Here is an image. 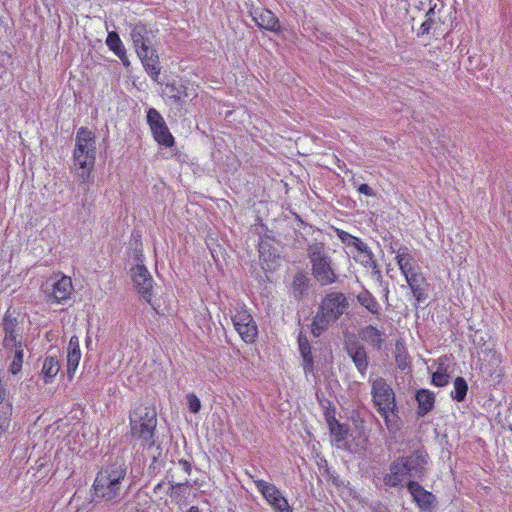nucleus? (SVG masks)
Here are the masks:
<instances>
[{
	"label": "nucleus",
	"mask_w": 512,
	"mask_h": 512,
	"mask_svg": "<svg viewBox=\"0 0 512 512\" xmlns=\"http://www.w3.org/2000/svg\"><path fill=\"white\" fill-rule=\"evenodd\" d=\"M177 463L187 475L192 473V464L188 460L179 459Z\"/></svg>",
	"instance_id": "obj_50"
},
{
	"label": "nucleus",
	"mask_w": 512,
	"mask_h": 512,
	"mask_svg": "<svg viewBox=\"0 0 512 512\" xmlns=\"http://www.w3.org/2000/svg\"><path fill=\"white\" fill-rule=\"evenodd\" d=\"M130 277L133 287L141 299L156 310L153 302L155 281L146 265L140 264L131 267Z\"/></svg>",
	"instance_id": "obj_11"
},
{
	"label": "nucleus",
	"mask_w": 512,
	"mask_h": 512,
	"mask_svg": "<svg viewBox=\"0 0 512 512\" xmlns=\"http://www.w3.org/2000/svg\"><path fill=\"white\" fill-rule=\"evenodd\" d=\"M160 454H161V451L158 452V455L152 456V462L150 463V465L147 468V472L149 475H156L159 472L160 467L158 464V457L160 456Z\"/></svg>",
	"instance_id": "obj_45"
},
{
	"label": "nucleus",
	"mask_w": 512,
	"mask_h": 512,
	"mask_svg": "<svg viewBox=\"0 0 512 512\" xmlns=\"http://www.w3.org/2000/svg\"><path fill=\"white\" fill-rule=\"evenodd\" d=\"M431 463L427 449L418 445L392 460L389 469L383 476V483L390 488L405 487L411 480L421 482L429 473Z\"/></svg>",
	"instance_id": "obj_1"
},
{
	"label": "nucleus",
	"mask_w": 512,
	"mask_h": 512,
	"mask_svg": "<svg viewBox=\"0 0 512 512\" xmlns=\"http://www.w3.org/2000/svg\"><path fill=\"white\" fill-rule=\"evenodd\" d=\"M405 488L420 512H437L438 499L436 495L425 489L421 482L411 480L405 483Z\"/></svg>",
	"instance_id": "obj_12"
},
{
	"label": "nucleus",
	"mask_w": 512,
	"mask_h": 512,
	"mask_svg": "<svg viewBox=\"0 0 512 512\" xmlns=\"http://www.w3.org/2000/svg\"><path fill=\"white\" fill-rule=\"evenodd\" d=\"M408 248L407 246L401 244L398 240L396 241H392L390 243V246H389V252L392 253V254H395V256H398V250L400 251V249H406Z\"/></svg>",
	"instance_id": "obj_48"
},
{
	"label": "nucleus",
	"mask_w": 512,
	"mask_h": 512,
	"mask_svg": "<svg viewBox=\"0 0 512 512\" xmlns=\"http://www.w3.org/2000/svg\"><path fill=\"white\" fill-rule=\"evenodd\" d=\"M395 363L396 366L403 372L410 370V357L406 349L399 343L395 347Z\"/></svg>",
	"instance_id": "obj_36"
},
{
	"label": "nucleus",
	"mask_w": 512,
	"mask_h": 512,
	"mask_svg": "<svg viewBox=\"0 0 512 512\" xmlns=\"http://www.w3.org/2000/svg\"><path fill=\"white\" fill-rule=\"evenodd\" d=\"M127 466L122 458L101 468L94 480L93 489L97 497L113 500L120 495Z\"/></svg>",
	"instance_id": "obj_5"
},
{
	"label": "nucleus",
	"mask_w": 512,
	"mask_h": 512,
	"mask_svg": "<svg viewBox=\"0 0 512 512\" xmlns=\"http://www.w3.org/2000/svg\"><path fill=\"white\" fill-rule=\"evenodd\" d=\"M72 160L74 166L79 168L91 166L96 162V136L86 126H81L76 132Z\"/></svg>",
	"instance_id": "obj_7"
},
{
	"label": "nucleus",
	"mask_w": 512,
	"mask_h": 512,
	"mask_svg": "<svg viewBox=\"0 0 512 512\" xmlns=\"http://www.w3.org/2000/svg\"><path fill=\"white\" fill-rule=\"evenodd\" d=\"M311 279L303 270L297 271L293 276L290 293L296 301H301L309 295Z\"/></svg>",
	"instance_id": "obj_21"
},
{
	"label": "nucleus",
	"mask_w": 512,
	"mask_h": 512,
	"mask_svg": "<svg viewBox=\"0 0 512 512\" xmlns=\"http://www.w3.org/2000/svg\"><path fill=\"white\" fill-rule=\"evenodd\" d=\"M307 254L311 263V274L320 286H330L338 282V274L332 264V258L322 243L308 245Z\"/></svg>",
	"instance_id": "obj_6"
},
{
	"label": "nucleus",
	"mask_w": 512,
	"mask_h": 512,
	"mask_svg": "<svg viewBox=\"0 0 512 512\" xmlns=\"http://www.w3.org/2000/svg\"><path fill=\"white\" fill-rule=\"evenodd\" d=\"M368 246L365 242H363L359 237H356L351 246L350 247H353L356 252H365V247Z\"/></svg>",
	"instance_id": "obj_49"
},
{
	"label": "nucleus",
	"mask_w": 512,
	"mask_h": 512,
	"mask_svg": "<svg viewBox=\"0 0 512 512\" xmlns=\"http://www.w3.org/2000/svg\"><path fill=\"white\" fill-rule=\"evenodd\" d=\"M388 294H389V290H388V288H386V289H385V294H384V296H385V298H386V299L388 298Z\"/></svg>",
	"instance_id": "obj_61"
},
{
	"label": "nucleus",
	"mask_w": 512,
	"mask_h": 512,
	"mask_svg": "<svg viewBox=\"0 0 512 512\" xmlns=\"http://www.w3.org/2000/svg\"><path fill=\"white\" fill-rule=\"evenodd\" d=\"M162 485H163L162 483L157 484V485H156V487H155V489H154V490H155V492H156L158 489H160V488L162 487Z\"/></svg>",
	"instance_id": "obj_59"
},
{
	"label": "nucleus",
	"mask_w": 512,
	"mask_h": 512,
	"mask_svg": "<svg viewBox=\"0 0 512 512\" xmlns=\"http://www.w3.org/2000/svg\"><path fill=\"white\" fill-rule=\"evenodd\" d=\"M250 478L253 480L257 491L261 494V496L270 507L287 500V497L275 484L269 483L262 479H256L252 475H250Z\"/></svg>",
	"instance_id": "obj_18"
},
{
	"label": "nucleus",
	"mask_w": 512,
	"mask_h": 512,
	"mask_svg": "<svg viewBox=\"0 0 512 512\" xmlns=\"http://www.w3.org/2000/svg\"><path fill=\"white\" fill-rule=\"evenodd\" d=\"M297 342L299 353L302 358V367L304 370V374L308 378L309 375H314L315 373V362L312 353V346L307 336L303 332L299 333L297 337Z\"/></svg>",
	"instance_id": "obj_19"
},
{
	"label": "nucleus",
	"mask_w": 512,
	"mask_h": 512,
	"mask_svg": "<svg viewBox=\"0 0 512 512\" xmlns=\"http://www.w3.org/2000/svg\"><path fill=\"white\" fill-rule=\"evenodd\" d=\"M79 186L81 187V189H82V191L84 192V194L87 196V194H88V193H89V191H90V186H91V185H87V186H86V185H79Z\"/></svg>",
	"instance_id": "obj_56"
},
{
	"label": "nucleus",
	"mask_w": 512,
	"mask_h": 512,
	"mask_svg": "<svg viewBox=\"0 0 512 512\" xmlns=\"http://www.w3.org/2000/svg\"><path fill=\"white\" fill-rule=\"evenodd\" d=\"M449 374L443 369H437L432 373L431 384L436 387H444L449 383Z\"/></svg>",
	"instance_id": "obj_39"
},
{
	"label": "nucleus",
	"mask_w": 512,
	"mask_h": 512,
	"mask_svg": "<svg viewBox=\"0 0 512 512\" xmlns=\"http://www.w3.org/2000/svg\"><path fill=\"white\" fill-rule=\"evenodd\" d=\"M166 89L169 92L168 99L177 106L183 109L186 104V98H189L191 93L187 86V81L180 80L179 82L173 81L166 83Z\"/></svg>",
	"instance_id": "obj_20"
},
{
	"label": "nucleus",
	"mask_w": 512,
	"mask_h": 512,
	"mask_svg": "<svg viewBox=\"0 0 512 512\" xmlns=\"http://www.w3.org/2000/svg\"><path fill=\"white\" fill-rule=\"evenodd\" d=\"M8 357L11 358V363L9 364L8 371L12 375H17L22 370V365L24 361V352H12L8 353Z\"/></svg>",
	"instance_id": "obj_37"
},
{
	"label": "nucleus",
	"mask_w": 512,
	"mask_h": 512,
	"mask_svg": "<svg viewBox=\"0 0 512 512\" xmlns=\"http://www.w3.org/2000/svg\"><path fill=\"white\" fill-rule=\"evenodd\" d=\"M60 371V362L55 355H46L40 372V376L44 384H51L54 382L57 374Z\"/></svg>",
	"instance_id": "obj_28"
},
{
	"label": "nucleus",
	"mask_w": 512,
	"mask_h": 512,
	"mask_svg": "<svg viewBox=\"0 0 512 512\" xmlns=\"http://www.w3.org/2000/svg\"><path fill=\"white\" fill-rule=\"evenodd\" d=\"M249 13L257 27L261 30L276 34L282 33L283 28L280 21L270 9L257 7L252 8Z\"/></svg>",
	"instance_id": "obj_16"
},
{
	"label": "nucleus",
	"mask_w": 512,
	"mask_h": 512,
	"mask_svg": "<svg viewBox=\"0 0 512 512\" xmlns=\"http://www.w3.org/2000/svg\"><path fill=\"white\" fill-rule=\"evenodd\" d=\"M94 167L95 163H93L91 166L88 165L84 168H79L78 166H74L72 169L75 177L79 181V185H92L95 180L94 176Z\"/></svg>",
	"instance_id": "obj_33"
},
{
	"label": "nucleus",
	"mask_w": 512,
	"mask_h": 512,
	"mask_svg": "<svg viewBox=\"0 0 512 512\" xmlns=\"http://www.w3.org/2000/svg\"><path fill=\"white\" fill-rule=\"evenodd\" d=\"M12 411L13 406L10 400H7L5 404L0 407V439L9 431Z\"/></svg>",
	"instance_id": "obj_31"
},
{
	"label": "nucleus",
	"mask_w": 512,
	"mask_h": 512,
	"mask_svg": "<svg viewBox=\"0 0 512 512\" xmlns=\"http://www.w3.org/2000/svg\"><path fill=\"white\" fill-rule=\"evenodd\" d=\"M324 464H325V471H324L325 476L327 477V480L330 481L334 486H336L337 488H340V487H345L346 485L349 484V482H346L344 479H342L335 472V470H332L331 468L328 467L326 460H324Z\"/></svg>",
	"instance_id": "obj_38"
},
{
	"label": "nucleus",
	"mask_w": 512,
	"mask_h": 512,
	"mask_svg": "<svg viewBox=\"0 0 512 512\" xmlns=\"http://www.w3.org/2000/svg\"><path fill=\"white\" fill-rule=\"evenodd\" d=\"M81 359V350L79 346V339L73 335L67 348V375L72 378L78 368Z\"/></svg>",
	"instance_id": "obj_26"
},
{
	"label": "nucleus",
	"mask_w": 512,
	"mask_h": 512,
	"mask_svg": "<svg viewBox=\"0 0 512 512\" xmlns=\"http://www.w3.org/2000/svg\"><path fill=\"white\" fill-rule=\"evenodd\" d=\"M404 278L417 304L424 303L428 299L430 285L421 270L410 273V275H406Z\"/></svg>",
	"instance_id": "obj_17"
},
{
	"label": "nucleus",
	"mask_w": 512,
	"mask_h": 512,
	"mask_svg": "<svg viewBox=\"0 0 512 512\" xmlns=\"http://www.w3.org/2000/svg\"><path fill=\"white\" fill-rule=\"evenodd\" d=\"M365 252H358L357 255L353 256V259L367 269H375L376 268V260L374 259V253L366 246Z\"/></svg>",
	"instance_id": "obj_35"
},
{
	"label": "nucleus",
	"mask_w": 512,
	"mask_h": 512,
	"mask_svg": "<svg viewBox=\"0 0 512 512\" xmlns=\"http://www.w3.org/2000/svg\"><path fill=\"white\" fill-rule=\"evenodd\" d=\"M371 272H372V276L373 278L378 281L379 283L382 282L383 280V275H382V272L378 266V264L376 263V268L375 269H371Z\"/></svg>",
	"instance_id": "obj_53"
},
{
	"label": "nucleus",
	"mask_w": 512,
	"mask_h": 512,
	"mask_svg": "<svg viewBox=\"0 0 512 512\" xmlns=\"http://www.w3.org/2000/svg\"><path fill=\"white\" fill-rule=\"evenodd\" d=\"M336 236L339 238V240L346 246L350 247L353 240L356 238V236L350 234L347 231H344L342 229L336 228L335 229Z\"/></svg>",
	"instance_id": "obj_43"
},
{
	"label": "nucleus",
	"mask_w": 512,
	"mask_h": 512,
	"mask_svg": "<svg viewBox=\"0 0 512 512\" xmlns=\"http://www.w3.org/2000/svg\"><path fill=\"white\" fill-rule=\"evenodd\" d=\"M357 191L367 197H375L376 192L366 183H362L357 187Z\"/></svg>",
	"instance_id": "obj_47"
},
{
	"label": "nucleus",
	"mask_w": 512,
	"mask_h": 512,
	"mask_svg": "<svg viewBox=\"0 0 512 512\" xmlns=\"http://www.w3.org/2000/svg\"><path fill=\"white\" fill-rule=\"evenodd\" d=\"M187 512H201L197 506H191Z\"/></svg>",
	"instance_id": "obj_57"
},
{
	"label": "nucleus",
	"mask_w": 512,
	"mask_h": 512,
	"mask_svg": "<svg viewBox=\"0 0 512 512\" xmlns=\"http://www.w3.org/2000/svg\"><path fill=\"white\" fill-rule=\"evenodd\" d=\"M383 333L373 325H367L360 331L362 340L369 342L374 348H381L383 344Z\"/></svg>",
	"instance_id": "obj_30"
},
{
	"label": "nucleus",
	"mask_w": 512,
	"mask_h": 512,
	"mask_svg": "<svg viewBox=\"0 0 512 512\" xmlns=\"http://www.w3.org/2000/svg\"><path fill=\"white\" fill-rule=\"evenodd\" d=\"M1 327L4 333L3 342H15V339L23 336V317L20 312L8 308L5 312Z\"/></svg>",
	"instance_id": "obj_15"
},
{
	"label": "nucleus",
	"mask_w": 512,
	"mask_h": 512,
	"mask_svg": "<svg viewBox=\"0 0 512 512\" xmlns=\"http://www.w3.org/2000/svg\"><path fill=\"white\" fill-rule=\"evenodd\" d=\"M433 13H434L433 8H430V9L427 11V13H426V17H427V18H428V17H431V15H432Z\"/></svg>",
	"instance_id": "obj_58"
},
{
	"label": "nucleus",
	"mask_w": 512,
	"mask_h": 512,
	"mask_svg": "<svg viewBox=\"0 0 512 512\" xmlns=\"http://www.w3.org/2000/svg\"><path fill=\"white\" fill-rule=\"evenodd\" d=\"M230 318L234 329L246 344H254L257 341L259 330L256 321L245 304H237L229 309Z\"/></svg>",
	"instance_id": "obj_9"
},
{
	"label": "nucleus",
	"mask_w": 512,
	"mask_h": 512,
	"mask_svg": "<svg viewBox=\"0 0 512 512\" xmlns=\"http://www.w3.org/2000/svg\"><path fill=\"white\" fill-rule=\"evenodd\" d=\"M133 47L137 56H141V53L150 52L153 49V39L155 38L154 31L148 27L145 23L138 22L131 26L130 32Z\"/></svg>",
	"instance_id": "obj_14"
},
{
	"label": "nucleus",
	"mask_w": 512,
	"mask_h": 512,
	"mask_svg": "<svg viewBox=\"0 0 512 512\" xmlns=\"http://www.w3.org/2000/svg\"><path fill=\"white\" fill-rule=\"evenodd\" d=\"M468 392V384L464 377L457 376L453 381V390L450 393L452 400L456 402H463L466 399Z\"/></svg>",
	"instance_id": "obj_32"
},
{
	"label": "nucleus",
	"mask_w": 512,
	"mask_h": 512,
	"mask_svg": "<svg viewBox=\"0 0 512 512\" xmlns=\"http://www.w3.org/2000/svg\"><path fill=\"white\" fill-rule=\"evenodd\" d=\"M371 512H390L388 506L381 501H374L369 505Z\"/></svg>",
	"instance_id": "obj_46"
},
{
	"label": "nucleus",
	"mask_w": 512,
	"mask_h": 512,
	"mask_svg": "<svg viewBox=\"0 0 512 512\" xmlns=\"http://www.w3.org/2000/svg\"><path fill=\"white\" fill-rule=\"evenodd\" d=\"M344 349L357 371L365 376L369 367V357L365 345L353 336L345 341Z\"/></svg>",
	"instance_id": "obj_13"
},
{
	"label": "nucleus",
	"mask_w": 512,
	"mask_h": 512,
	"mask_svg": "<svg viewBox=\"0 0 512 512\" xmlns=\"http://www.w3.org/2000/svg\"><path fill=\"white\" fill-rule=\"evenodd\" d=\"M398 252V256H395V260L404 277H406V275H410V273H415L421 270L409 248L400 249Z\"/></svg>",
	"instance_id": "obj_27"
},
{
	"label": "nucleus",
	"mask_w": 512,
	"mask_h": 512,
	"mask_svg": "<svg viewBox=\"0 0 512 512\" xmlns=\"http://www.w3.org/2000/svg\"><path fill=\"white\" fill-rule=\"evenodd\" d=\"M349 307L346 295L340 291H330L321 299L312 318L311 333L318 338L332 324L336 323Z\"/></svg>",
	"instance_id": "obj_3"
},
{
	"label": "nucleus",
	"mask_w": 512,
	"mask_h": 512,
	"mask_svg": "<svg viewBox=\"0 0 512 512\" xmlns=\"http://www.w3.org/2000/svg\"><path fill=\"white\" fill-rule=\"evenodd\" d=\"M259 253H260L261 257H265L264 256L265 255V245L262 243L259 245ZM264 259L266 260V258H264Z\"/></svg>",
	"instance_id": "obj_55"
},
{
	"label": "nucleus",
	"mask_w": 512,
	"mask_h": 512,
	"mask_svg": "<svg viewBox=\"0 0 512 512\" xmlns=\"http://www.w3.org/2000/svg\"><path fill=\"white\" fill-rule=\"evenodd\" d=\"M131 435L143 448L155 446L157 412L154 407L144 404H134L129 412Z\"/></svg>",
	"instance_id": "obj_4"
},
{
	"label": "nucleus",
	"mask_w": 512,
	"mask_h": 512,
	"mask_svg": "<svg viewBox=\"0 0 512 512\" xmlns=\"http://www.w3.org/2000/svg\"><path fill=\"white\" fill-rule=\"evenodd\" d=\"M116 56L120 59V61H121L122 65L124 66V68L127 71H130V69H131V62H130L128 56H127V50L125 52H123V55L119 54V55H116Z\"/></svg>",
	"instance_id": "obj_51"
},
{
	"label": "nucleus",
	"mask_w": 512,
	"mask_h": 512,
	"mask_svg": "<svg viewBox=\"0 0 512 512\" xmlns=\"http://www.w3.org/2000/svg\"><path fill=\"white\" fill-rule=\"evenodd\" d=\"M358 304L380 320L382 308L376 297L365 287L356 295Z\"/></svg>",
	"instance_id": "obj_24"
},
{
	"label": "nucleus",
	"mask_w": 512,
	"mask_h": 512,
	"mask_svg": "<svg viewBox=\"0 0 512 512\" xmlns=\"http://www.w3.org/2000/svg\"><path fill=\"white\" fill-rule=\"evenodd\" d=\"M371 397L374 407L383 418L388 431L396 434L402 428V420L396 402L393 388L382 378H376L371 383Z\"/></svg>",
	"instance_id": "obj_2"
},
{
	"label": "nucleus",
	"mask_w": 512,
	"mask_h": 512,
	"mask_svg": "<svg viewBox=\"0 0 512 512\" xmlns=\"http://www.w3.org/2000/svg\"><path fill=\"white\" fill-rule=\"evenodd\" d=\"M289 506H290V504H289V501L287 499V500H285L283 502L275 504L271 508H272L273 512H279V511L284 510L286 507H289Z\"/></svg>",
	"instance_id": "obj_54"
},
{
	"label": "nucleus",
	"mask_w": 512,
	"mask_h": 512,
	"mask_svg": "<svg viewBox=\"0 0 512 512\" xmlns=\"http://www.w3.org/2000/svg\"><path fill=\"white\" fill-rule=\"evenodd\" d=\"M133 238H134L135 248H134L132 258L136 262V265L144 264L145 256H144L143 250H142L141 235L140 234L135 235L133 233Z\"/></svg>",
	"instance_id": "obj_40"
},
{
	"label": "nucleus",
	"mask_w": 512,
	"mask_h": 512,
	"mask_svg": "<svg viewBox=\"0 0 512 512\" xmlns=\"http://www.w3.org/2000/svg\"><path fill=\"white\" fill-rule=\"evenodd\" d=\"M415 401L417 403V416L424 417L434 409L436 398L431 390L420 388L415 392Z\"/></svg>",
	"instance_id": "obj_23"
},
{
	"label": "nucleus",
	"mask_w": 512,
	"mask_h": 512,
	"mask_svg": "<svg viewBox=\"0 0 512 512\" xmlns=\"http://www.w3.org/2000/svg\"><path fill=\"white\" fill-rule=\"evenodd\" d=\"M326 422L328 425V429L331 437L337 443H341L345 441L348 435V428L346 425L340 423L334 415H331L329 412L326 413Z\"/></svg>",
	"instance_id": "obj_29"
},
{
	"label": "nucleus",
	"mask_w": 512,
	"mask_h": 512,
	"mask_svg": "<svg viewBox=\"0 0 512 512\" xmlns=\"http://www.w3.org/2000/svg\"><path fill=\"white\" fill-rule=\"evenodd\" d=\"M434 25V19L432 17H428L420 26L417 36H423L430 33L432 26Z\"/></svg>",
	"instance_id": "obj_44"
},
{
	"label": "nucleus",
	"mask_w": 512,
	"mask_h": 512,
	"mask_svg": "<svg viewBox=\"0 0 512 512\" xmlns=\"http://www.w3.org/2000/svg\"><path fill=\"white\" fill-rule=\"evenodd\" d=\"M146 123L149 126L154 141L159 146L168 149L175 146V137L170 132L164 117L156 108L150 107L146 110Z\"/></svg>",
	"instance_id": "obj_10"
},
{
	"label": "nucleus",
	"mask_w": 512,
	"mask_h": 512,
	"mask_svg": "<svg viewBox=\"0 0 512 512\" xmlns=\"http://www.w3.org/2000/svg\"><path fill=\"white\" fill-rule=\"evenodd\" d=\"M45 300L50 305H65L74 291L71 277L62 272L54 273L42 286Z\"/></svg>",
	"instance_id": "obj_8"
},
{
	"label": "nucleus",
	"mask_w": 512,
	"mask_h": 512,
	"mask_svg": "<svg viewBox=\"0 0 512 512\" xmlns=\"http://www.w3.org/2000/svg\"><path fill=\"white\" fill-rule=\"evenodd\" d=\"M191 487L192 484L188 479H186L184 482L178 483H175L173 480H169L166 492L171 497L172 501L178 505H183L189 496Z\"/></svg>",
	"instance_id": "obj_25"
},
{
	"label": "nucleus",
	"mask_w": 512,
	"mask_h": 512,
	"mask_svg": "<svg viewBox=\"0 0 512 512\" xmlns=\"http://www.w3.org/2000/svg\"><path fill=\"white\" fill-rule=\"evenodd\" d=\"M3 347L8 351V353L12 352H24V341L23 336L15 339V342H2Z\"/></svg>",
	"instance_id": "obj_42"
},
{
	"label": "nucleus",
	"mask_w": 512,
	"mask_h": 512,
	"mask_svg": "<svg viewBox=\"0 0 512 512\" xmlns=\"http://www.w3.org/2000/svg\"><path fill=\"white\" fill-rule=\"evenodd\" d=\"M105 44L108 49L114 53V55L122 54L126 51V48L117 31H109L105 40Z\"/></svg>",
	"instance_id": "obj_34"
},
{
	"label": "nucleus",
	"mask_w": 512,
	"mask_h": 512,
	"mask_svg": "<svg viewBox=\"0 0 512 512\" xmlns=\"http://www.w3.org/2000/svg\"><path fill=\"white\" fill-rule=\"evenodd\" d=\"M186 404L189 411L193 414H197L201 410V401L199 397L193 392L186 395Z\"/></svg>",
	"instance_id": "obj_41"
},
{
	"label": "nucleus",
	"mask_w": 512,
	"mask_h": 512,
	"mask_svg": "<svg viewBox=\"0 0 512 512\" xmlns=\"http://www.w3.org/2000/svg\"><path fill=\"white\" fill-rule=\"evenodd\" d=\"M4 68L2 66H0V78L2 77V74L4 73Z\"/></svg>",
	"instance_id": "obj_60"
},
{
	"label": "nucleus",
	"mask_w": 512,
	"mask_h": 512,
	"mask_svg": "<svg viewBox=\"0 0 512 512\" xmlns=\"http://www.w3.org/2000/svg\"><path fill=\"white\" fill-rule=\"evenodd\" d=\"M7 396V389L5 385L2 382V378L0 377V407L5 404V402L8 400L6 399Z\"/></svg>",
	"instance_id": "obj_52"
},
{
	"label": "nucleus",
	"mask_w": 512,
	"mask_h": 512,
	"mask_svg": "<svg viewBox=\"0 0 512 512\" xmlns=\"http://www.w3.org/2000/svg\"><path fill=\"white\" fill-rule=\"evenodd\" d=\"M143 54L144 55L141 54V56H138V58L140 59L145 72L154 82H159L161 66L157 49H150V52L147 51Z\"/></svg>",
	"instance_id": "obj_22"
}]
</instances>
